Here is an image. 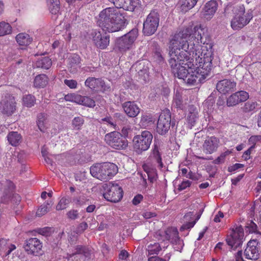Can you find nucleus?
<instances>
[{"label":"nucleus","instance_id":"f257e3e1","mask_svg":"<svg viewBox=\"0 0 261 261\" xmlns=\"http://www.w3.org/2000/svg\"><path fill=\"white\" fill-rule=\"evenodd\" d=\"M177 36L172 40L168 48L169 63L174 75L188 85H195L202 82L209 75L212 69V53L207 50L203 57L197 53L199 46H196L193 51L192 58L188 53L180 51V48H186L187 45Z\"/></svg>","mask_w":261,"mask_h":261},{"label":"nucleus","instance_id":"f03ea898","mask_svg":"<svg viewBox=\"0 0 261 261\" xmlns=\"http://www.w3.org/2000/svg\"><path fill=\"white\" fill-rule=\"evenodd\" d=\"M205 29L203 28L201 25H197L192 28H187L183 29L182 30L175 34V35L170 39L168 47L170 46L172 40L175 39V37L179 36L180 39H178L179 41H183L187 45L188 47L185 48H180V51H186L188 53L189 55H193V50H195V48H197L196 46H198L199 54H201V56L203 57L204 54L206 53L207 50L211 52V45L210 44L209 49L207 48V46L203 45L202 46L199 44V43H202V36L204 34Z\"/></svg>","mask_w":261,"mask_h":261},{"label":"nucleus","instance_id":"7ed1b4c3","mask_svg":"<svg viewBox=\"0 0 261 261\" xmlns=\"http://www.w3.org/2000/svg\"><path fill=\"white\" fill-rule=\"evenodd\" d=\"M91 175L101 181H107L114 177L118 172L117 166L111 163H96L90 168Z\"/></svg>","mask_w":261,"mask_h":261},{"label":"nucleus","instance_id":"20e7f679","mask_svg":"<svg viewBox=\"0 0 261 261\" xmlns=\"http://www.w3.org/2000/svg\"><path fill=\"white\" fill-rule=\"evenodd\" d=\"M97 22L103 31L109 32L120 31L128 23L125 17H100Z\"/></svg>","mask_w":261,"mask_h":261},{"label":"nucleus","instance_id":"39448f33","mask_svg":"<svg viewBox=\"0 0 261 261\" xmlns=\"http://www.w3.org/2000/svg\"><path fill=\"white\" fill-rule=\"evenodd\" d=\"M152 135L147 130H144L141 134L135 136L133 142L135 151L138 153H141L148 150L152 142Z\"/></svg>","mask_w":261,"mask_h":261},{"label":"nucleus","instance_id":"423d86ee","mask_svg":"<svg viewBox=\"0 0 261 261\" xmlns=\"http://www.w3.org/2000/svg\"><path fill=\"white\" fill-rule=\"evenodd\" d=\"M138 36V31L133 29L127 34L117 40L116 44L119 50L125 52L132 48Z\"/></svg>","mask_w":261,"mask_h":261},{"label":"nucleus","instance_id":"0eeeda50","mask_svg":"<svg viewBox=\"0 0 261 261\" xmlns=\"http://www.w3.org/2000/svg\"><path fill=\"white\" fill-rule=\"evenodd\" d=\"M105 192L103 193L104 198L112 202L119 201L123 196V190L117 184H106L103 186Z\"/></svg>","mask_w":261,"mask_h":261},{"label":"nucleus","instance_id":"6e6552de","mask_svg":"<svg viewBox=\"0 0 261 261\" xmlns=\"http://www.w3.org/2000/svg\"><path fill=\"white\" fill-rule=\"evenodd\" d=\"M106 143L116 149H125L127 146V141L117 132H112L105 135Z\"/></svg>","mask_w":261,"mask_h":261},{"label":"nucleus","instance_id":"1a4fd4ad","mask_svg":"<svg viewBox=\"0 0 261 261\" xmlns=\"http://www.w3.org/2000/svg\"><path fill=\"white\" fill-rule=\"evenodd\" d=\"M244 236L243 228L241 226H236L227 236L226 241L229 246L236 248L242 245Z\"/></svg>","mask_w":261,"mask_h":261},{"label":"nucleus","instance_id":"9d476101","mask_svg":"<svg viewBox=\"0 0 261 261\" xmlns=\"http://www.w3.org/2000/svg\"><path fill=\"white\" fill-rule=\"evenodd\" d=\"M171 124V114L168 110L163 111L160 114L157 124L156 130L161 135L165 134L169 129Z\"/></svg>","mask_w":261,"mask_h":261},{"label":"nucleus","instance_id":"9b49d317","mask_svg":"<svg viewBox=\"0 0 261 261\" xmlns=\"http://www.w3.org/2000/svg\"><path fill=\"white\" fill-rule=\"evenodd\" d=\"M90 36L94 45L100 49H106L110 43V36L106 34H101L98 30H92Z\"/></svg>","mask_w":261,"mask_h":261},{"label":"nucleus","instance_id":"f8f14e48","mask_svg":"<svg viewBox=\"0 0 261 261\" xmlns=\"http://www.w3.org/2000/svg\"><path fill=\"white\" fill-rule=\"evenodd\" d=\"M161 239L163 241L165 240L170 241L174 245H178L182 247L183 245L182 241L180 240L178 237V232L177 229L174 227L168 228L161 236Z\"/></svg>","mask_w":261,"mask_h":261},{"label":"nucleus","instance_id":"ddd939ff","mask_svg":"<svg viewBox=\"0 0 261 261\" xmlns=\"http://www.w3.org/2000/svg\"><path fill=\"white\" fill-rule=\"evenodd\" d=\"M249 94L245 91L236 92L230 95L226 101L228 107H234L239 103L245 101L249 98Z\"/></svg>","mask_w":261,"mask_h":261},{"label":"nucleus","instance_id":"4468645a","mask_svg":"<svg viewBox=\"0 0 261 261\" xmlns=\"http://www.w3.org/2000/svg\"><path fill=\"white\" fill-rule=\"evenodd\" d=\"M42 247V243L36 238H30L27 240L24 250L28 254L38 255Z\"/></svg>","mask_w":261,"mask_h":261},{"label":"nucleus","instance_id":"2eb2a0df","mask_svg":"<svg viewBox=\"0 0 261 261\" xmlns=\"http://www.w3.org/2000/svg\"><path fill=\"white\" fill-rule=\"evenodd\" d=\"M219 139L214 136L207 137L202 145V150L206 154H212L216 152L219 146Z\"/></svg>","mask_w":261,"mask_h":261},{"label":"nucleus","instance_id":"dca6fc26","mask_svg":"<svg viewBox=\"0 0 261 261\" xmlns=\"http://www.w3.org/2000/svg\"><path fill=\"white\" fill-rule=\"evenodd\" d=\"M85 85L91 89L97 91L104 92L110 88L105 84V82L101 79L93 77H88L86 80Z\"/></svg>","mask_w":261,"mask_h":261},{"label":"nucleus","instance_id":"f3484780","mask_svg":"<svg viewBox=\"0 0 261 261\" xmlns=\"http://www.w3.org/2000/svg\"><path fill=\"white\" fill-rule=\"evenodd\" d=\"M66 101H73L90 108H93L95 106V101L93 99L88 96L80 95L66 94Z\"/></svg>","mask_w":261,"mask_h":261},{"label":"nucleus","instance_id":"a211bd4d","mask_svg":"<svg viewBox=\"0 0 261 261\" xmlns=\"http://www.w3.org/2000/svg\"><path fill=\"white\" fill-rule=\"evenodd\" d=\"M1 109L3 113L12 115L16 110V101L14 97L11 95L6 96L1 102Z\"/></svg>","mask_w":261,"mask_h":261},{"label":"nucleus","instance_id":"6ab92c4d","mask_svg":"<svg viewBox=\"0 0 261 261\" xmlns=\"http://www.w3.org/2000/svg\"><path fill=\"white\" fill-rule=\"evenodd\" d=\"M159 17H147L143 23V31L147 36L152 35L159 25Z\"/></svg>","mask_w":261,"mask_h":261},{"label":"nucleus","instance_id":"aec40b11","mask_svg":"<svg viewBox=\"0 0 261 261\" xmlns=\"http://www.w3.org/2000/svg\"><path fill=\"white\" fill-rule=\"evenodd\" d=\"M244 255L246 259L256 260L259 257V251L255 241H249L244 252Z\"/></svg>","mask_w":261,"mask_h":261},{"label":"nucleus","instance_id":"412c9836","mask_svg":"<svg viewBox=\"0 0 261 261\" xmlns=\"http://www.w3.org/2000/svg\"><path fill=\"white\" fill-rule=\"evenodd\" d=\"M236 83L229 79H224L219 81L216 85L217 90L221 93L226 94L234 90Z\"/></svg>","mask_w":261,"mask_h":261},{"label":"nucleus","instance_id":"4be33fe9","mask_svg":"<svg viewBox=\"0 0 261 261\" xmlns=\"http://www.w3.org/2000/svg\"><path fill=\"white\" fill-rule=\"evenodd\" d=\"M122 107L125 113L129 117H135L140 112L139 108L134 102H125L123 104Z\"/></svg>","mask_w":261,"mask_h":261},{"label":"nucleus","instance_id":"5701e85b","mask_svg":"<svg viewBox=\"0 0 261 261\" xmlns=\"http://www.w3.org/2000/svg\"><path fill=\"white\" fill-rule=\"evenodd\" d=\"M116 3V8H123V9L133 11L137 7L138 2L137 0H117Z\"/></svg>","mask_w":261,"mask_h":261},{"label":"nucleus","instance_id":"b1692460","mask_svg":"<svg viewBox=\"0 0 261 261\" xmlns=\"http://www.w3.org/2000/svg\"><path fill=\"white\" fill-rule=\"evenodd\" d=\"M16 248L15 245L9 242L7 240H0V255L7 256Z\"/></svg>","mask_w":261,"mask_h":261},{"label":"nucleus","instance_id":"393cba45","mask_svg":"<svg viewBox=\"0 0 261 261\" xmlns=\"http://www.w3.org/2000/svg\"><path fill=\"white\" fill-rule=\"evenodd\" d=\"M218 3L215 0H211L207 2L202 8L204 15H213L217 10Z\"/></svg>","mask_w":261,"mask_h":261},{"label":"nucleus","instance_id":"a878e982","mask_svg":"<svg viewBox=\"0 0 261 261\" xmlns=\"http://www.w3.org/2000/svg\"><path fill=\"white\" fill-rule=\"evenodd\" d=\"M80 63V58L79 55L73 54L68 57V69L71 73L77 71L79 64Z\"/></svg>","mask_w":261,"mask_h":261},{"label":"nucleus","instance_id":"bb28decb","mask_svg":"<svg viewBox=\"0 0 261 261\" xmlns=\"http://www.w3.org/2000/svg\"><path fill=\"white\" fill-rule=\"evenodd\" d=\"M250 21V19L246 17H233L231 21V26L233 30L242 28Z\"/></svg>","mask_w":261,"mask_h":261},{"label":"nucleus","instance_id":"cd10ccee","mask_svg":"<svg viewBox=\"0 0 261 261\" xmlns=\"http://www.w3.org/2000/svg\"><path fill=\"white\" fill-rule=\"evenodd\" d=\"M17 43L20 46H28L32 41V38L26 33H20L15 37Z\"/></svg>","mask_w":261,"mask_h":261},{"label":"nucleus","instance_id":"c85d7f7f","mask_svg":"<svg viewBox=\"0 0 261 261\" xmlns=\"http://www.w3.org/2000/svg\"><path fill=\"white\" fill-rule=\"evenodd\" d=\"M52 64L51 59L48 57L41 56L35 63V66L37 68L49 69Z\"/></svg>","mask_w":261,"mask_h":261},{"label":"nucleus","instance_id":"c756f323","mask_svg":"<svg viewBox=\"0 0 261 261\" xmlns=\"http://www.w3.org/2000/svg\"><path fill=\"white\" fill-rule=\"evenodd\" d=\"M37 124L38 128L42 132H45L48 128L46 115L40 113L38 115Z\"/></svg>","mask_w":261,"mask_h":261},{"label":"nucleus","instance_id":"7c9ffc66","mask_svg":"<svg viewBox=\"0 0 261 261\" xmlns=\"http://www.w3.org/2000/svg\"><path fill=\"white\" fill-rule=\"evenodd\" d=\"M47 6L52 15H58L60 11L59 0H46Z\"/></svg>","mask_w":261,"mask_h":261},{"label":"nucleus","instance_id":"2f4dec72","mask_svg":"<svg viewBox=\"0 0 261 261\" xmlns=\"http://www.w3.org/2000/svg\"><path fill=\"white\" fill-rule=\"evenodd\" d=\"M53 204L54 201L53 199L50 198L38 208L36 212L37 216L41 217L45 215L48 211H49Z\"/></svg>","mask_w":261,"mask_h":261},{"label":"nucleus","instance_id":"473e14b6","mask_svg":"<svg viewBox=\"0 0 261 261\" xmlns=\"http://www.w3.org/2000/svg\"><path fill=\"white\" fill-rule=\"evenodd\" d=\"M198 118V112L196 108L193 106H191L189 108V113L187 116V120L188 123L191 125L193 126Z\"/></svg>","mask_w":261,"mask_h":261},{"label":"nucleus","instance_id":"72a5a7b5","mask_svg":"<svg viewBox=\"0 0 261 261\" xmlns=\"http://www.w3.org/2000/svg\"><path fill=\"white\" fill-rule=\"evenodd\" d=\"M48 77L45 74L38 75L34 79V86L37 88H43L48 84Z\"/></svg>","mask_w":261,"mask_h":261},{"label":"nucleus","instance_id":"f704fd0d","mask_svg":"<svg viewBox=\"0 0 261 261\" xmlns=\"http://www.w3.org/2000/svg\"><path fill=\"white\" fill-rule=\"evenodd\" d=\"M198 0H181V4L180 7V10L182 13H185L193 8Z\"/></svg>","mask_w":261,"mask_h":261},{"label":"nucleus","instance_id":"c9c22d12","mask_svg":"<svg viewBox=\"0 0 261 261\" xmlns=\"http://www.w3.org/2000/svg\"><path fill=\"white\" fill-rule=\"evenodd\" d=\"M7 139L11 145L16 146L20 143L21 137L17 132H12L8 135Z\"/></svg>","mask_w":261,"mask_h":261},{"label":"nucleus","instance_id":"e433bc0d","mask_svg":"<svg viewBox=\"0 0 261 261\" xmlns=\"http://www.w3.org/2000/svg\"><path fill=\"white\" fill-rule=\"evenodd\" d=\"M119 15H121L119 9L114 7H109L103 9L99 14V16H111L115 15L119 16Z\"/></svg>","mask_w":261,"mask_h":261},{"label":"nucleus","instance_id":"4c0bfd02","mask_svg":"<svg viewBox=\"0 0 261 261\" xmlns=\"http://www.w3.org/2000/svg\"><path fill=\"white\" fill-rule=\"evenodd\" d=\"M12 32V28L9 23L4 21L0 22V36L11 34Z\"/></svg>","mask_w":261,"mask_h":261},{"label":"nucleus","instance_id":"58836bf2","mask_svg":"<svg viewBox=\"0 0 261 261\" xmlns=\"http://www.w3.org/2000/svg\"><path fill=\"white\" fill-rule=\"evenodd\" d=\"M152 153L153 157L156 160L159 164V166L162 168L163 167V164L162 161V158L160 153V149L157 143H154L152 149Z\"/></svg>","mask_w":261,"mask_h":261},{"label":"nucleus","instance_id":"ea45409f","mask_svg":"<svg viewBox=\"0 0 261 261\" xmlns=\"http://www.w3.org/2000/svg\"><path fill=\"white\" fill-rule=\"evenodd\" d=\"M257 106V103L256 102L248 101L244 103L241 109L244 113H250L255 111Z\"/></svg>","mask_w":261,"mask_h":261},{"label":"nucleus","instance_id":"a19ab883","mask_svg":"<svg viewBox=\"0 0 261 261\" xmlns=\"http://www.w3.org/2000/svg\"><path fill=\"white\" fill-rule=\"evenodd\" d=\"M154 122L152 116L150 114H145L142 116L140 123L143 127H147L151 125Z\"/></svg>","mask_w":261,"mask_h":261},{"label":"nucleus","instance_id":"79ce46f5","mask_svg":"<svg viewBox=\"0 0 261 261\" xmlns=\"http://www.w3.org/2000/svg\"><path fill=\"white\" fill-rule=\"evenodd\" d=\"M147 249L149 255H156L159 253L162 248L159 243H154L148 245Z\"/></svg>","mask_w":261,"mask_h":261},{"label":"nucleus","instance_id":"37998d69","mask_svg":"<svg viewBox=\"0 0 261 261\" xmlns=\"http://www.w3.org/2000/svg\"><path fill=\"white\" fill-rule=\"evenodd\" d=\"M35 97L30 94L24 95L22 98L23 105L28 108L32 107L35 103Z\"/></svg>","mask_w":261,"mask_h":261},{"label":"nucleus","instance_id":"c03bdc74","mask_svg":"<svg viewBox=\"0 0 261 261\" xmlns=\"http://www.w3.org/2000/svg\"><path fill=\"white\" fill-rule=\"evenodd\" d=\"M173 104L177 108L182 110L186 108L183 103L182 97L179 92H176L173 99Z\"/></svg>","mask_w":261,"mask_h":261},{"label":"nucleus","instance_id":"a18cd8bd","mask_svg":"<svg viewBox=\"0 0 261 261\" xmlns=\"http://www.w3.org/2000/svg\"><path fill=\"white\" fill-rule=\"evenodd\" d=\"M84 123V120L82 117H75L72 120V126L74 128L79 130L81 128Z\"/></svg>","mask_w":261,"mask_h":261},{"label":"nucleus","instance_id":"49530a36","mask_svg":"<svg viewBox=\"0 0 261 261\" xmlns=\"http://www.w3.org/2000/svg\"><path fill=\"white\" fill-rule=\"evenodd\" d=\"M144 62H141L138 64H136V70L138 71V72L140 75H142L143 74H146L148 76V67H144Z\"/></svg>","mask_w":261,"mask_h":261},{"label":"nucleus","instance_id":"de8ad7c7","mask_svg":"<svg viewBox=\"0 0 261 261\" xmlns=\"http://www.w3.org/2000/svg\"><path fill=\"white\" fill-rule=\"evenodd\" d=\"M231 151L227 150L225 152L222 153L217 159H216L213 163L215 164H220L224 162L226 157L230 154Z\"/></svg>","mask_w":261,"mask_h":261},{"label":"nucleus","instance_id":"09e8293b","mask_svg":"<svg viewBox=\"0 0 261 261\" xmlns=\"http://www.w3.org/2000/svg\"><path fill=\"white\" fill-rule=\"evenodd\" d=\"M232 11L235 16H242L245 13V7L243 5L233 7Z\"/></svg>","mask_w":261,"mask_h":261},{"label":"nucleus","instance_id":"8fccbe9b","mask_svg":"<svg viewBox=\"0 0 261 261\" xmlns=\"http://www.w3.org/2000/svg\"><path fill=\"white\" fill-rule=\"evenodd\" d=\"M99 122L101 123L106 124L113 128L116 129V124L115 122L113 121V119L111 117H106L104 118H102Z\"/></svg>","mask_w":261,"mask_h":261},{"label":"nucleus","instance_id":"3c124183","mask_svg":"<svg viewBox=\"0 0 261 261\" xmlns=\"http://www.w3.org/2000/svg\"><path fill=\"white\" fill-rule=\"evenodd\" d=\"M246 229L247 231H248L249 233H255L257 230V226L253 221H250V223L247 224Z\"/></svg>","mask_w":261,"mask_h":261},{"label":"nucleus","instance_id":"603ef678","mask_svg":"<svg viewBox=\"0 0 261 261\" xmlns=\"http://www.w3.org/2000/svg\"><path fill=\"white\" fill-rule=\"evenodd\" d=\"M68 218L71 220H75L79 218V213L77 210H72L67 213Z\"/></svg>","mask_w":261,"mask_h":261},{"label":"nucleus","instance_id":"864d4df0","mask_svg":"<svg viewBox=\"0 0 261 261\" xmlns=\"http://www.w3.org/2000/svg\"><path fill=\"white\" fill-rule=\"evenodd\" d=\"M79 234V233L76 231H73L71 232L68 239V241L71 244H74L76 242Z\"/></svg>","mask_w":261,"mask_h":261},{"label":"nucleus","instance_id":"5fc2aeb1","mask_svg":"<svg viewBox=\"0 0 261 261\" xmlns=\"http://www.w3.org/2000/svg\"><path fill=\"white\" fill-rule=\"evenodd\" d=\"M65 208V198L64 197H62L57 205H56V210L57 211H61L64 210Z\"/></svg>","mask_w":261,"mask_h":261},{"label":"nucleus","instance_id":"6e6d98bb","mask_svg":"<svg viewBox=\"0 0 261 261\" xmlns=\"http://www.w3.org/2000/svg\"><path fill=\"white\" fill-rule=\"evenodd\" d=\"M191 181L189 180L183 181L181 184L178 186V190L179 191H182L189 187L191 185Z\"/></svg>","mask_w":261,"mask_h":261},{"label":"nucleus","instance_id":"4d7b16f0","mask_svg":"<svg viewBox=\"0 0 261 261\" xmlns=\"http://www.w3.org/2000/svg\"><path fill=\"white\" fill-rule=\"evenodd\" d=\"M128 257V253L124 250L121 251L119 254V259L120 261H126Z\"/></svg>","mask_w":261,"mask_h":261},{"label":"nucleus","instance_id":"13d9d810","mask_svg":"<svg viewBox=\"0 0 261 261\" xmlns=\"http://www.w3.org/2000/svg\"><path fill=\"white\" fill-rule=\"evenodd\" d=\"M195 223H196V221L187 222L186 224H184L180 227V230L182 231V230H184L185 229H190L194 226Z\"/></svg>","mask_w":261,"mask_h":261},{"label":"nucleus","instance_id":"bf43d9fd","mask_svg":"<svg viewBox=\"0 0 261 261\" xmlns=\"http://www.w3.org/2000/svg\"><path fill=\"white\" fill-rule=\"evenodd\" d=\"M87 227H88V224L86 223H85V222L82 223L79 225V226L77 228L76 231L79 233H81L85 230H86L87 228Z\"/></svg>","mask_w":261,"mask_h":261},{"label":"nucleus","instance_id":"052dcab7","mask_svg":"<svg viewBox=\"0 0 261 261\" xmlns=\"http://www.w3.org/2000/svg\"><path fill=\"white\" fill-rule=\"evenodd\" d=\"M244 167V165L242 164L239 163H236L234 164L233 165L229 167L228 168V171L229 172H233L236 170H238V169H240L241 168H242Z\"/></svg>","mask_w":261,"mask_h":261},{"label":"nucleus","instance_id":"680f3d73","mask_svg":"<svg viewBox=\"0 0 261 261\" xmlns=\"http://www.w3.org/2000/svg\"><path fill=\"white\" fill-rule=\"evenodd\" d=\"M66 86H68L69 88L71 89H75L77 87V82L76 81L73 80H66Z\"/></svg>","mask_w":261,"mask_h":261},{"label":"nucleus","instance_id":"e2e57ef3","mask_svg":"<svg viewBox=\"0 0 261 261\" xmlns=\"http://www.w3.org/2000/svg\"><path fill=\"white\" fill-rule=\"evenodd\" d=\"M143 199V196L141 194H138L133 199V203L134 205H137L141 202Z\"/></svg>","mask_w":261,"mask_h":261},{"label":"nucleus","instance_id":"0e129e2a","mask_svg":"<svg viewBox=\"0 0 261 261\" xmlns=\"http://www.w3.org/2000/svg\"><path fill=\"white\" fill-rule=\"evenodd\" d=\"M55 159L59 164H61V165H62V164H64L65 159L64 154L57 155L56 156Z\"/></svg>","mask_w":261,"mask_h":261},{"label":"nucleus","instance_id":"69168bd1","mask_svg":"<svg viewBox=\"0 0 261 261\" xmlns=\"http://www.w3.org/2000/svg\"><path fill=\"white\" fill-rule=\"evenodd\" d=\"M223 217H224L223 213L222 212L219 211L218 213V214L215 215L214 219V222H215L216 223L220 222L221 221V219L223 218Z\"/></svg>","mask_w":261,"mask_h":261},{"label":"nucleus","instance_id":"338daca9","mask_svg":"<svg viewBox=\"0 0 261 261\" xmlns=\"http://www.w3.org/2000/svg\"><path fill=\"white\" fill-rule=\"evenodd\" d=\"M131 131L130 126H125L123 127L121 130L122 134L125 137H127L128 133Z\"/></svg>","mask_w":261,"mask_h":261},{"label":"nucleus","instance_id":"774afa93","mask_svg":"<svg viewBox=\"0 0 261 261\" xmlns=\"http://www.w3.org/2000/svg\"><path fill=\"white\" fill-rule=\"evenodd\" d=\"M70 201L73 202L75 204L79 205H82L84 203V202L81 200V197L80 196L73 197Z\"/></svg>","mask_w":261,"mask_h":261}]
</instances>
